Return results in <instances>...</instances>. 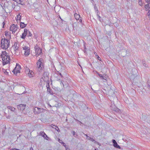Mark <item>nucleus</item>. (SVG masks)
<instances>
[{"label":"nucleus","mask_w":150,"mask_h":150,"mask_svg":"<svg viewBox=\"0 0 150 150\" xmlns=\"http://www.w3.org/2000/svg\"><path fill=\"white\" fill-rule=\"evenodd\" d=\"M30 50H25L24 51V55L25 56H27L30 54Z\"/></svg>","instance_id":"16"},{"label":"nucleus","mask_w":150,"mask_h":150,"mask_svg":"<svg viewBox=\"0 0 150 150\" xmlns=\"http://www.w3.org/2000/svg\"><path fill=\"white\" fill-rule=\"evenodd\" d=\"M2 25H3V28H4V25L5 24V23L4 22V21L3 22V23H2Z\"/></svg>","instance_id":"34"},{"label":"nucleus","mask_w":150,"mask_h":150,"mask_svg":"<svg viewBox=\"0 0 150 150\" xmlns=\"http://www.w3.org/2000/svg\"><path fill=\"white\" fill-rule=\"evenodd\" d=\"M21 44L22 45V47L24 51L30 49L29 47L28 46V45L27 42H23L21 43Z\"/></svg>","instance_id":"8"},{"label":"nucleus","mask_w":150,"mask_h":150,"mask_svg":"<svg viewBox=\"0 0 150 150\" xmlns=\"http://www.w3.org/2000/svg\"><path fill=\"white\" fill-rule=\"evenodd\" d=\"M48 105H49L50 106V107H51V106L50 104H48Z\"/></svg>","instance_id":"49"},{"label":"nucleus","mask_w":150,"mask_h":150,"mask_svg":"<svg viewBox=\"0 0 150 150\" xmlns=\"http://www.w3.org/2000/svg\"><path fill=\"white\" fill-rule=\"evenodd\" d=\"M145 1L149 4H150V0H145Z\"/></svg>","instance_id":"31"},{"label":"nucleus","mask_w":150,"mask_h":150,"mask_svg":"<svg viewBox=\"0 0 150 150\" xmlns=\"http://www.w3.org/2000/svg\"><path fill=\"white\" fill-rule=\"evenodd\" d=\"M62 84L63 85V86H64V85L63 83L62 82V81H61V83H60V84Z\"/></svg>","instance_id":"39"},{"label":"nucleus","mask_w":150,"mask_h":150,"mask_svg":"<svg viewBox=\"0 0 150 150\" xmlns=\"http://www.w3.org/2000/svg\"><path fill=\"white\" fill-rule=\"evenodd\" d=\"M148 87L150 89V85H149Z\"/></svg>","instance_id":"48"},{"label":"nucleus","mask_w":150,"mask_h":150,"mask_svg":"<svg viewBox=\"0 0 150 150\" xmlns=\"http://www.w3.org/2000/svg\"><path fill=\"white\" fill-rule=\"evenodd\" d=\"M25 72L28 74V76L30 78L33 77L35 76L34 73L32 70H30L28 68L26 67L25 68Z\"/></svg>","instance_id":"5"},{"label":"nucleus","mask_w":150,"mask_h":150,"mask_svg":"<svg viewBox=\"0 0 150 150\" xmlns=\"http://www.w3.org/2000/svg\"><path fill=\"white\" fill-rule=\"evenodd\" d=\"M20 15V13L18 14V15H17V18L16 19L17 22L19 21V22H20L21 17V16Z\"/></svg>","instance_id":"18"},{"label":"nucleus","mask_w":150,"mask_h":150,"mask_svg":"<svg viewBox=\"0 0 150 150\" xmlns=\"http://www.w3.org/2000/svg\"><path fill=\"white\" fill-rule=\"evenodd\" d=\"M6 70H5V72H4V73H5V74L6 75H8V71H6Z\"/></svg>","instance_id":"32"},{"label":"nucleus","mask_w":150,"mask_h":150,"mask_svg":"<svg viewBox=\"0 0 150 150\" xmlns=\"http://www.w3.org/2000/svg\"><path fill=\"white\" fill-rule=\"evenodd\" d=\"M91 141H92V142H94V143H98L96 141H95L94 139L93 138H90V140Z\"/></svg>","instance_id":"24"},{"label":"nucleus","mask_w":150,"mask_h":150,"mask_svg":"<svg viewBox=\"0 0 150 150\" xmlns=\"http://www.w3.org/2000/svg\"><path fill=\"white\" fill-rule=\"evenodd\" d=\"M30 150H33V149L32 147H31L30 149Z\"/></svg>","instance_id":"40"},{"label":"nucleus","mask_w":150,"mask_h":150,"mask_svg":"<svg viewBox=\"0 0 150 150\" xmlns=\"http://www.w3.org/2000/svg\"><path fill=\"white\" fill-rule=\"evenodd\" d=\"M8 108L12 111H14L15 110V108L13 107L10 106H8Z\"/></svg>","instance_id":"19"},{"label":"nucleus","mask_w":150,"mask_h":150,"mask_svg":"<svg viewBox=\"0 0 150 150\" xmlns=\"http://www.w3.org/2000/svg\"><path fill=\"white\" fill-rule=\"evenodd\" d=\"M63 146H64L65 147V148H66V145H65V144H63Z\"/></svg>","instance_id":"42"},{"label":"nucleus","mask_w":150,"mask_h":150,"mask_svg":"<svg viewBox=\"0 0 150 150\" xmlns=\"http://www.w3.org/2000/svg\"><path fill=\"white\" fill-rule=\"evenodd\" d=\"M61 143L62 144H65V143L62 142V143Z\"/></svg>","instance_id":"45"},{"label":"nucleus","mask_w":150,"mask_h":150,"mask_svg":"<svg viewBox=\"0 0 150 150\" xmlns=\"http://www.w3.org/2000/svg\"><path fill=\"white\" fill-rule=\"evenodd\" d=\"M98 75L101 78H102V77L103 76V75H102L101 74H98Z\"/></svg>","instance_id":"36"},{"label":"nucleus","mask_w":150,"mask_h":150,"mask_svg":"<svg viewBox=\"0 0 150 150\" xmlns=\"http://www.w3.org/2000/svg\"><path fill=\"white\" fill-rule=\"evenodd\" d=\"M74 17L76 20H78L79 21L78 22L79 23V22H81V19H79L80 18V15L79 14L75 13L74 14Z\"/></svg>","instance_id":"15"},{"label":"nucleus","mask_w":150,"mask_h":150,"mask_svg":"<svg viewBox=\"0 0 150 150\" xmlns=\"http://www.w3.org/2000/svg\"><path fill=\"white\" fill-rule=\"evenodd\" d=\"M80 122V123H81V122Z\"/></svg>","instance_id":"52"},{"label":"nucleus","mask_w":150,"mask_h":150,"mask_svg":"<svg viewBox=\"0 0 150 150\" xmlns=\"http://www.w3.org/2000/svg\"><path fill=\"white\" fill-rule=\"evenodd\" d=\"M145 8L146 9V11H147L149 8V4L146 5L145 6Z\"/></svg>","instance_id":"22"},{"label":"nucleus","mask_w":150,"mask_h":150,"mask_svg":"<svg viewBox=\"0 0 150 150\" xmlns=\"http://www.w3.org/2000/svg\"><path fill=\"white\" fill-rule=\"evenodd\" d=\"M52 125L53 126H55V127H56V126H55V125H51V126H52Z\"/></svg>","instance_id":"43"},{"label":"nucleus","mask_w":150,"mask_h":150,"mask_svg":"<svg viewBox=\"0 0 150 150\" xmlns=\"http://www.w3.org/2000/svg\"><path fill=\"white\" fill-rule=\"evenodd\" d=\"M45 138H44V139H46L47 140H48L49 137L46 134V135H45Z\"/></svg>","instance_id":"29"},{"label":"nucleus","mask_w":150,"mask_h":150,"mask_svg":"<svg viewBox=\"0 0 150 150\" xmlns=\"http://www.w3.org/2000/svg\"><path fill=\"white\" fill-rule=\"evenodd\" d=\"M58 141L60 143H62V140H60L59 139H58Z\"/></svg>","instance_id":"35"},{"label":"nucleus","mask_w":150,"mask_h":150,"mask_svg":"<svg viewBox=\"0 0 150 150\" xmlns=\"http://www.w3.org/2000/svg\"><path fill=\"white\" fill-rule=\"evenodd\" d=\"M85 135L87 137V139H88V140H90V138L91 137H90L89 136H88L87 134H85Z\"/></svg>","instance_id":"30"},{"label":"nucleus","mask_w":150,"mask_h":150,"mask_svg":"<svg viewBox=\"0 0 150 150\" xmlns=\"http://www.w3.org/2000/svg\"><path fill=\"white\" fill-rule=\"evenodd\" d=\"M10 41L6 39H2L1 41V47L5 50L9 46Z\"/></svg>","instance_id":"3"},{"label":"nucleus","mask_w":150,"mask_h":150,"mask_svg":"<svg viewBox=\"0 0 150 150\" xmlns=\"http://www.w3.org/2000/svg\"><path fill=\"white\" fill-rule=\"evenodd\" d=\"M147 14L149 17V18L150 19V10L149 11V12L147 13Z\"/></svg>","instance_id":"28"},{"label":"nucleus","mask_w":150,"mask_h":150,"mask_svg":"<svg viewBox=\"0 0 150 150\" xmlns=\"http://www.w3.org/2000/svg\"><path fill=\"white\" fill-rule=\"evenodd\" d=\"M98 59L99 60H100V57H99V56H98Z\"/></svg>","instance_id":"41"},{"label":"nucleus","mask_w":150,"mask_h":150,"mask_svg":"<svg viewBox=\"0 0 150 150\" xmlns=\"http://www.w3.org/2000/svg\"><path fill=\"white\" fill-rule=\"evenodd\" d=\"M97 18L100 21V19L101 18V17L100 16H99L98 11L97 12Z\"/></svg>","instance_id":"21"},{"label":"nucleus","mask_w":150,"mask_h":150,"mask_svg":"<svg viewBox=\"0 0 150 150\" xmlns=\"http://www.w3.org/2000/svg\"><path fill=\"white\" fill-rule=\"evenodd\" d=\"M66 150H69V148L66 147L65 148Z\"/></svg>","instance_id":"37"},{"label":"nucleus","mask_w":150,"mask_h":150,"mask_svg":"<svg viewBox=\"0 0 150 150\" xmlns=\"http://www.w3.org/2000/svg\"><path fill=\"white\" fill-rule=\"evenodd\" d=\"M35 48L36 55L37 56L40 55L42 53V50L38 46H35Z\"/></svg>","instance_id":"9"},{"label":"nucleus","mask_w":150,"mask_h":150,"mask_svg":"<svg viewBox=\"0 0 150 150\" xmlns=\"http://www.w3.org/2000/svg\"><path fill=\"white\" fill-rule=\"evenodd\" d=\"M40 134L44 138H45V135H46V134L44 132L42 131L40 132Z\"/></svg>","instance_id":"20"},{"label":"nucleus","mask_w":150,"mask_h":150,"mask_svg":"<svg viewBox=\"0 0 150 150\" xmlns=\"http://www.w3.org/2000/svg\"><path fill=\"white\" fill-rule=\"evenodd\" d=\"M61 143L62 144H65V143L62 142V143Z\"/></svg>","instance_id":"44"},{"label":"nucleus","mask_w":150,"mask_h":150,"mask_svg":"<svg viewBox=\"0 0 150 150\" xmlns=\"http://www.w3.org/2000/svg\"><path fill=\"white\" fill-rule=\"evenodd\" d=\"M142 64H143V65L145 67H147V64L145 63V61H143L142 62Z\"/></svg>","instance_id":"25"},{"label":"nucleus","mask_w":150,"mask_h":150,"mask_svg":"<svg viewBox=\"0 0 150 150\" xmlns=\"http://www.w3.org/2000/svg\"><path fill=\"white\" fill-rule=\"evenodd\" d=\"M102 79H104L105 81H106V77L105 76H103L102 77Z\"/></svg>","instance_id":"33"},{"label":"nucleus","mask_w":150,"mask_h":150,"mask_svg":"<svg viewBox=\"0 0 150 150\" xmlns=\"http://www.w3.org/2000/svg\"><path fill=\"white\" fill-rule=\"evenodd\" d=\"M28 30L25 28L24 29V32L23 33L22 35L21 36V38L23 39H24L26 37V36L27 35V33H28Z\"/></svg>","instance_id":"12"},{"label":"nucleus","mask_w":150,"mask_h":150,"mask_svg":"<svg viewBox=\"0 0 150 150\" xmlns=\"http://www.w3.org/2000/svg\"><path fill=\"white\" fill-rule=\"evenodd\" d=\"M25 105L21 104L17 106V108L19 110L22 111L25 108Z\"/></svg>","instance_id":"11"},{"label":"nucleus","mask_w":150,"mask_h":150,"mask_svg":"<svg viewBox=\"0 0 150 150\" xmlns=\"http://www.w3.org/2000/svg\"><path fill=\"white\" fill-rule=\"evenodd\" d=\"M18 28V26L16 25H15L14 24L11 25L10 28V31H12V33H15L17 30Z\"/></svg>","instance_id":"7"},{"label":"nucleus","mask_w":150,"mask_h":150,"mask_svg":"<svg viewBox=\"0 0 150 150\" xmlns=\"http://www.w3.org/2000/svg\"><path fill=\"white\" fill-rule=\"evenodd\" d=\"M11 52L13 54H14L17 55H19L20 53V50L19 48V47L17 45L13 46Z\"/></svg>","instance_id":"4"},{"label":"nucleus","mask_w":150,"mask_h":150,"mask_svg":"<svg viewBox=\"0 0 150 150\" xmlns=\"http://www.w3.org/2000/svg\"><path fill=\"white\" fill-rule=\"evenodd\" d=\"M27 25V24H25L24 23H20V27L21 28H23L25 27Z\"/></svg>","instance_id":"17"},{"label":"nucleus","mask_w":150,"mask_h":150,"mask_svg":"<svg viewBox=\"0 0 150 150\" xmlns=\"http://www.w3.org/2000/svg\"><path fill=\"white\" fill-rule=\"evenodd\" d=\"M59 74L61 76H62V74H61V73H59Z\"/></svg>","instance_id":"47"},{"label":"nucleus","mask_w":150,"mask_h":150,"mask_svg":"<svg viewBox=\"0 0 150 150\" xmlns=\"http://www.w3.org/2000/svg\"><path fill=\"white\" fill-rule=\"evenodd\" d=\"M139 4L141 6H142L143 3H142V0H139Z\"/></svg>","instance_id":"23"},{"label":"nucleus","mask_w":150,"mask_h":150,"mask_svg":"<svg viewBox=\"0 0 150 150\" xmlns=\"http://www.w3.org/2000/svg\"><path fill=\"white\" fill-rule=\"evenodd\" d=\"M110 107L111 109L113 111L119 113H120L121 112L120 110L118 108L116 107L115 105H112Z\"/></svg>","instance_id":"13"},{"label":"nucleus","mask_w":150,"mask_h":150,"mask_svg":"<svg viewBox=\"0 0 150 150\" xmlns=\"http://www.w3.org/2000/svg\"><path fill=\"white\" fill-rule=\"evenodd\" d=\"M95 150H97L96 149H95Z\"/></svg>","instance_id":"50"},{"label":"nucleus","mask_w":150,"mask_h":150,"mask_svg":"<svg viewBox=\"0 0 150 150\" xmlns=\"http://www.w3.org/2000/svg\"><path fill=\"white\" fill-rule=\"evenodd\" d=\"M18 7V6H15V7L14 8H15L16 7Z\"/></svg>","instance_id":"46"},{"label":"nucleus","mask_w":150,"mask_h":150,"mask_svg":"<svg viewBox=\"0 0 150 150\" xmlns=\"http://www.w3.org/2000/svg\"><path fill=\"white\" fill-rule=\"evenodd\" d=\"M112 142L113 144V145L114 147L119 149H121V147L118 144L115 139H113Z\"/></svg>","instance_id":"14"},{"label":"nucleus","mask_w":150,"mask_h":150,"mask_svg":"<svg viewBox=\"0 0 150 150\" xmlns=\"http://www.w3.org/2000/svg\"><path fill=\"white\" fill-rule=\"evenodd\" d=\"M42 111V109L37 107H35L33 109V111L35 114L40 113Z\"/></svg>","instance_id":"10"},{"label":"nucleus","mask_w":150,"mask_h":150,"mask_svg":"<svg viewBox=\"0 0 150 150\" xmlns=\"http://www.w3.org/2000/svg\"><path fill=\"white\" fill-rule=\"evenodd\" d=\"M32 34L30 32L28 31V33H27V36L28 37L31 36Z\"/></svg>","instance_id":"26"},{"label":"nucleus","mask_w":150,"mask_h":150,"mask_svg":"<svg viewBox=\"0 0 150 150\" xmlns=\"http://www.w3.org/2000/svg\"><path fill=\"white\" fill-rule=\"evenodd\" d=\"M76 120V121H78V120L77 119V120Z\"/></svg>","instance_id":"51"},{"label":"nucleus","mask_w":150,"mask_h":150,"mask_svg":"<svg viewBox=\"0 0 150 150\" xmlns=\"http://www.w3.org/2000/svg\"><path fill=\"white\" fill-rule=\"evenodd\" d=\"M73 135H74L75 134V132H74V131H73Z\"/></svg>","instance_id":"38"},{"label":"nucleus","mask_w":150,"mask_h":150,"mask_svg":"<svg viewBox=\"0 0 150 150\" xmlns=\"http://www.w3.org/2000/svg\"><path fill=\"white\" fill-rule=\"evenodd\" d=\"M1 56L2 59L3 64L4 65L9 63L10 60V57L9 54L5 51L2 52Z\"/></svg>","instance_id":"1"},{"label":"nucleus","mask_w":150,"mask_h":150,"mask_svg":"<svg viewBox=\"0 0 150 150\" xmlns=\"http://www.w3.org/2000/svg\"><path fill=\"white\" fill-rule=\"evenodd\" d=\"M42 59H40L37 63V68L38 72L41 73L44 69V64Z\"/></svg>","instance_id":"2"},{"label":"nucleus","mask_w":150,"mask_h":150,"mask_svg":"<svg viewBox=\"0 0 150 150\" xmlns=\"http://www.w3.org/2000/svg\"><path fill=\"white\" fill-rule=\"evenodd\" d=\"M10 33L9 32H5V35L6 36L8 35V36L10 38V36L9 35Z\"/></svg>","instance_id":"27"},{"label":"nucleus","mask_w":150,"mask_h":150,"mask_svg":"<svg viewBox=\"0 0 150 150\" xmlns=\"http://www.w3.org/2000/svg\"><path fill=\"white\" fill-rule=\"evenodd\" d=\"M21 69V67L20 65L18 64H16V67L13 71L14 74L17 75V74L20 72V70Z\"/></svg>","instance_id":"6"}]
</instances>
